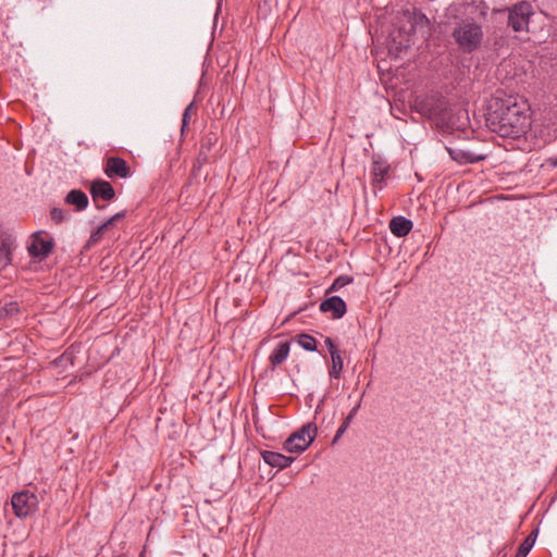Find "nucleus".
I'll use <instances>...</instances> for the list:
<instances>
[{
  "label": "nucleus",
  "instance_id": "aec40b11",
  "mask_svg": "<svg viewBox=\"0 0 557 557\" xmlns=\"http://www.w3.org/2000/svg\"><path fill=\"white\" fill-rule=\"evenodd\" d=\"M297 344L307 351H315L317 350V341L313 336L301 333L296 336Z\"/></svg>",
  "mask_w": 557,
  "mask_h": 557
},
{
  "label": "nucleus",
  "instance_id": "f03ea898",
  "mask_svg": "<svg viewBox=\"0 0 557 557\" xmlns=\"http://www.w3.org/2000/svg\"><path fill=\"white\" fill-rule=\"evenodd\" d=\"M451 36L463 52L471 53L480 48L484 34L480 24L467 18L456 24Z\"/></svg>",
  "mask_w": 557,
  "mask_h": 557
},
{
  "label": "nucleus",
  "instance_id": "b1692460",
  "mask_svg": "<svg viewBox=\"0 0 557 557\" xmlns=\"http://www.w3.org/2000/svg\"><path fill=\"white\" fill-rule=\"evenodd\" d=\"M50 216L57 224H60L66 220V214L60 208H52L50 211Z\"/></svg>",
  "mask_w": 557,
  "mask_h": 557
},
{
  "label": "nucleus",
  "instance_id": "1a4fd4ad",
  "mask_svg": "<svg viewBox=\"0 0 557 557\" xmlns=\"http://www.w3.org/2000/svg\"><path fill=\"white\" fill-rule=\"evenodd\" d=\"M320 310L322 312H332L333 319H341L346 313L347 308L341 297L332 296L320 304Z\"/></svg>",
  "mask_w": 557,
  "mask_h": 557
},
{
  "label": "nucleus",
  "instance_id": "412c9836",
  "mask_svg": "<svg viewBox=\"0 0 557 557\" xmlns=\"http://www.w3.org/2000/svg\"><path fill=\"white\" fill-rule=\"evenodd\" d=\"M430 24V20L422 12H414L412 15L411 26L414 29H422L428 27Z\"/></svg>",
  "mask_w": 557,
  "mask_h": 557
},
{
  "label": "nucleus",
  "instance_id": "bb28decb",
  "mask_svg": "<svg viewBox=\"0 0 557 557\" xmlns=\"http://www.w3.org/2000/svg\"><path fill=\"white\" fill-rule=\"evenodd\" d=\"M324 343H325V346L327 347L329 352H330V355H331V356H332V351H333V352H339V350H338V349H337V347L335 346V344H334V342H333V339H332V338L326 337V338H325V341H324Z\"/></svg>",
  "mask_w": 557,
  "mask_h": 557
},
{
  "label": "nucleus",
  "instance_id": "4be33fe9",
  "mask_svg": "<svg viewBox=\"0 0 557 557\" xmlns=\"http://www.w3.org/2000/svg\"><path fill=\"white\" fill-rule=\"evenodd\" d=\"M196 113V107L194 102H190L184 110L182 119V133L186 131L189 125L191 115Z\"/></svg>",
  "mask_w": 557,
  "mask_h": 557
},
{
  "label": "nucleus",
  "instance_id": "39448f33",
  "mask_svg": "<svg viewBox=\"0 0 557 557\" xmlns=\"http://www.w3.org/2000/svg\"><path fill=\"white\" fill-rule=\"evenodd\" d=\"M11 504L16 517L26 518L36 511L38 498L34 493L22 491L13 494Z\"/></svg>",
  "mask_w": 557,
  "mask_h": 557
},
{
  "label": "nucleus",
  "instance_id": "20e7f679",
  "mask_svg": "<svg viewBox=\"0 0 557 557\" xmlns=\"http://www.w3.org/2000/svg\"><path fill=\"white\" fill-rule=\"evenodd\" d=\"M533 14L532 5L528 1L516 3L508 12V26L515 32L528 30L530 17Z\"/></svg>",
  "mask_w": 557,
  "mask_h": 557
},
{
  "label": "nucleus",
  "instance_id": "cd10ccee",
  "mask_svg": "<svg viewBox=\"0 0 557 557\" xmlns=\"http://www.w3.org/2000/svg\"><path fill=\"white\" fill-rule=\"evenodd\" d=\"M124 216H125V213H124V212H119V213H115V214L113 215V219H114L115 221H120V220H122Z\"/></svg>",
  "mask_w": 557,
  "mask_h": 557
},
{
  "label": "nucleus",
  "instance_id": "7ed1b4c3",
  "mask_svg": "<svg viewBox=\"0 0 557 557\" xmlns=\"http://www.w3.org/2000/svg\"><path fill=\"white\" fill-rule=\"evenodd\" d=\"M318 429L314 423H306L285 440L283 447L289 453H302L314 441Z\"/></svg>",
  "mask_w": 557,
  "mask_h": 557
},
{
  "label": "nucleus",
  "instance_id": "c85d7f7f",
  "mask_svg": "<svg viewBox=\"0 0 557 557\" xmlns=\"http://www.w3.org/2000/svg\"><path fill=\"white\" fill-rule=\"evenodd\" d=\"M116 221L113 219V216H111L108 221H106L103 224L107 225V228L109 226H111L112 224H114Z\"/></svg>",
  "mask_w": 557,
  "mask_h": 557
},
{
  "label": "nucleus",
  "instance_id": "5701e85b",
  "mask_svg": "<svg viewBox=\"0 0 557 557\" xmlns=\"http://www.w3.org/2000/svg\"><path fill=\"white\" fill-rule=\"evenodd\" d=\"M106 230L107 225L101 224L96 231H94L88 239L87 246L89 247L91 245L97 244L101 239L102 234Z\"/></svg>",
  "mask_w": 557,
  "mask_h": 557
},
{
  "label": "nucleus",
  "instance_id": "9b49d317",
  "mask_svg": "<svg viewBox=\"0 0 557 557\" xmlns=\"http://www.w3.org/2000/svg\"><path fill=\"white\" fill-rule=\"evenodd\" d=\"M389 165L381 160L374 159L371 165L372 185L374 188L382 189L383 183L388 176Z\"/></svg>",
  "mask_w": 557,
  "mask_h": 557
},
{
  "label": "nucleus",
  "instance_id": "f257e3e1",
  "mask_svg": "<svg viewBox=\"0 0 557 557\" xmlns=\"http://www.w3.org/2000/svg\"><path fill=\"white\" fill-rule=\"evenodd\" d=\"M487 125L500 137L520 138L531 126L529 104L516 98L496 99L487 114Z\"/></svg>",
  "mask_w": 557,
  "mask_h": 557
},
{
  "label": "nucleus",
  "instance_id": "393cba45",
  "mask_svg": "<svg viewBox=\"0 0 557 557\" xmlns=\"http://www.w3.org/2000/svg\"><path fill=\"white\" fill-rule=\"evenodd\" d=\"M18 310L20 307L16 301H10L5 304L2 308V311L4 312L5 315H14L18 312Z\"/></svg>",
  "mask_w": 557,
  "mask_h": 557
},
{
  "label": "nucleus",
  "instance_id": "c756f323",
  "mask_svg": "<svg viewBox=\"0 0 557 557\" xmlns=\"http://www.w3.org/2000/svg\"><path fill=\"white\" fill-rule=\"evenodd\" d=\"M550 164L553 166H557V157L555 159H550Z\"/></svg>",
  "mask_w": 557,
  "mask_h": 557
},
{
  "label": "nucleus",
  "instance_id": "9d476101",
  "mask_svg": "<svg viewBox=\"0 0 557 557\" xmlns=\"http://www.w3.org/2000/svg\"><path fill=\"white\" fill-rule=\"evenodd\" d=\"M447 151L450 158L460 164L475 163L485 159L484 154L467 149L449 147Z\"/></svg>",
  "mask_w": 557,
  "mask_h": 557
},
{
  "label": "nucleus",
  "instance_id": "a878e982",
  "mask_svg": "<svg viewBox=\"0 0 557 557\" xmlns=\"http://www.w3.org/2000/svg\"><path fill=\"white\" fill-rule=\"evenodd\" d=\"M351 281L352 280L347 276H338L333 282L332 286L330 287V290L339 289V288L344 287L345 285H347L348 283H350Z\"/></svg>",
  "mask_w": 557,
  "mask_h": 557
},
{
  "label": "nucleus",
  "instance_id": "423d86ee",
  "mask_svg": "<svg viewBox=\"0 0 557 557\" xmlns=\"http://www.w3.org/2000/svg\"><path fill=\"white\" fill-rule=\"evenodd\" d=\"M44 232H36L33 234V240L28 246V252L32 257L44 260L52 251L54 242L52 237L45 238Z\"/></svg>",
  "mask_w": 557,
  "mask_h": 557
},
{
  "label": "nucleus",
  "instance_id": "f3484780",
  "mask_svg": "<svg viewBox=\"0 0 557 557\" xmlns=\"http://www.w3.org/2000/svg\"><path fill=\"white\" fill-rule=\"evenodd\" d=\"M537 532H539L537 530H534L523 540V542L519 545L515 557H527L528 556V554L530 553V550L532 549V547L535 543Z\"/></svg>",
  "mask_w": 557,
  "mask_h": 557
},
{
  "label": "nucleus",
  "instance_id": "ddd939ff",
  "mask_svg": "<svg viewBox=\"0 0 557 557\" xmlns=\"http://www.w3.org/2000/svg\"><path fill=\"white\" fill-rule=\"evenodd\" d=\"M413 223L405 216H395L389 221V230L397 237H404L410 233Z\"/></svg>",
  "mask_w": 557,
  "mask_h": 557
},
{
  "label": "nucleus",
  "instance_id": "f8f14e48",
  "mask_svg": "<svg viewBox=\"0 0 557 557\" xmlns=\"http://www.w3.org/2000/svg\"><path fill=\"white\" fill-rule=\"evenodd\" d=\"M261 456L265 463H268L271 467H276L278 469L287 468L295 460L293 457H288L281 453L271 451V450L262 451Z\"/></svg>",
  "mask_w": 557,
  "mask_h": 557
},
{
  "label": "nucleus",
  "instance_id": "2eb2a0df",
  "mask_svg": "<svg viewBox=\"0 0 557 557\" xmlns=\"http://www.w3.org/2000/svg\"><path fill=\"white\" fill-rule=\"evenodd\" d=\"M15 248L14 238L10 235L3 236L0 239V258L4 265L12 262V252Z\"/></svg>",
  "mask_w": 557,
  "mask_h": 557
},
{
  "label": "nucleus",
  "instance_id": "6ab92c4d",
  "mask_svg": "<svg viewBox=\"0 0 557 557\" xmlns=\"http://www.w3.org/2000/svg\"><path fill=\"white\" fill-rule=\"evenodd\" d=\"M360 408V404H358L357 406H355L350 412L348 413V416L345 418L344 422L342 423V425L338 428V430L336 431V434L332 441V444H335L338 442V440L343 436V434L345 433V431L347 430V428L349 426L350 422L352 421V419L355 418V416L357 414L358 410Z\"/></svg>",
  "mask_w": 557,
  "mask_h": 557
},
{
  "label": "nucleus",
  "instance_id": "dca6fc26",
  "mask_svg": "<svg viewBox=\"0 0 557 557\" xmlns=\"http://www.w3.org/2000/svg\"><path fill=\"white\" fill-rule=\"evenodd\" d=\"M289 354V342H282L270 355V362L273 367L283 363Z\"/></svg>",
  "mask_w": 557,
  "mask_h": 557
},
{
  "label": "nucleus",
  "instance_id": "4468645a",
  "mask_svg": "<svg viewBox=\"0 0 557 557\" xmlns=\"http://www.w3.org/2000/svg\"><path fill=\"white\" fill-rule=\"evenodd\" d=\"M65 202L75 207L77 211H83L88 207L87 195L81 189H72L65 197Z\"/></svg>",
  "mask_w": 557,
  "mask_h": 557
},
{
  "label": "nucleus",
  "instance_id": "a211bd4d",
  "mask_svg": "<svg viewBox=\"0 0 557 557\" xmlns=\"http://www.w3.org/2000/svg\"><path fill=\"white\" fill-rule=\"evenodd\" d=\"M331 359H332V367L330 369V376L332 379H339L341 374H342V371H343V368H344V361H343V358L341 356V352H333L332 351Z\"/></svg>",
  "mask_w": 557,
  "mask_h": 557
},
{
  "label": "nucleus",
  "instance_id": "6e6552de",
  "mask_svg": "<svg viewBox=\"0 0 557 557\" xmlns=\"http://www.w3.org/2000/svg\"><path fill=\"white\" fill-rule=\"evenodd\" d=\"M90 194L95 202H97L98 199L110 201L115 197L112 185L103 180H96L91 183Z\"/></svg>",
  "mask_w": 557,
  "mask_h": 557
},
{
  "label": "nucleus",
  "instance_id": "7c9ffc66",
  "mask_svg": "<svg viewBox=\"0 0 557 557\" xmlns=\"http://www.w3.org/2000/svg\"><path fill=\"white\" fill-rule=\"evenodd\" d=\"M97 209H102V206L96 205Z\"/></svg>",
  "mask_w": 557,
  "mask_h": 557
},
{
  "label": "nucleus",
  "instance_id": "0eeeda50",
  "mask_svg": "<svg viewBox=\"0 0 557 557\" xmlns=\"http://www.w3.org/2000/svg\"><path fill=\"white\" fill-rule=\"evenodd\" d=\"M104 174L109 178L121 177L126 178L131 175V168L127 162L120 157H109L106 160Z\"/></svg>",
  "mask_w": 557,
  "mask_h": 557
}]
</instances>
